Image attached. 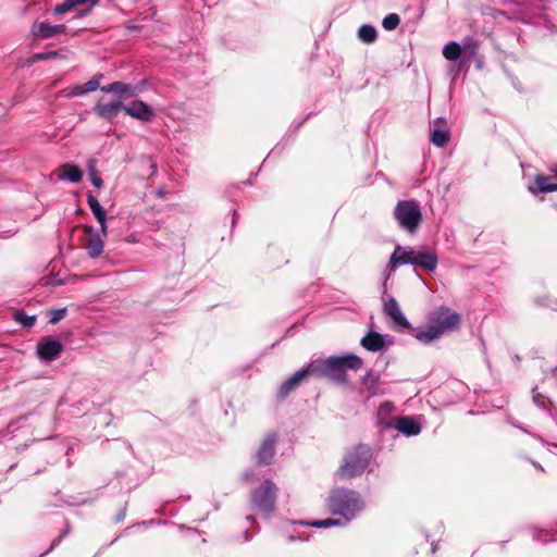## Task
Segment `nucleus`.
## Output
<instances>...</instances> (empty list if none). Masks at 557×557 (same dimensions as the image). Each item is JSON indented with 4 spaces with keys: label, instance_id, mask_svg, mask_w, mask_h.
<instances>
[{
    "label": "nucleus",
    "instance_id": "nucleus-39",
    "mask_svg": "<svg viewBox=\"0 0 557 557\" xmlns=\"http://www.w3.org/2000/svg\"><path fill=\"white\" fill-rule=\"evenodd\" d=\"M246 520L248 522H253L255 521V519H253V517L251 515L247 516Z\"/></svg>",
    "mask_w": 557,
    "mask_h": 557
},
{
    "label": "nucleus",
    "instance_id": "nucleus-19",
    "mask_svg": "<svg viewBox=\"0 0 557 557\" xmlns=\"http://www.w3.org/2000/svg\"><path fill=\"white\" fill-rule=\"evenodd\" d=\"M392 430H397L406 436L418 434V423L410 417H397L392 424Z\"/></svg>",
    "mask_w": 557,
    "mask_h": 557
},
{
    "label": "nucleus",
    "instance_id": "nucleus-35",
    "mask_svg": "<svg viewBox=\"0 0 557 557\" xmlns=\"http://www.w3.org/2000/svg\"><path fill=\"white\" fill-rule=\"evenodd\" d=\"M91 183L95 187L100 188L103 184L102 180L95 173L91 174Z\"/></svg>",
    "mask_w": 557,
    "mask_h": 557
},
{
    "label": "nucleus",
    "instance_id": "nucleus-10",
    "mask_svg": "<svg viewBox=\"0 0 557 557\" xmlns=\"http://www.w3.org/2000/svg\"><path fill=\"white\" fill-rule=\"evenodd\" d=\"M125 104L121 100L102 101L99 100L94 107V112L101 119L112 122L121 111L124 112Z\"/></svg>",
    "mask_w": 557,
    "mask_h": 557
},
{
    "label": "nucleus",
    "instance_id": "nucleus-2",
    "mask_svg": "<svg viewBox=\"0 0 557 557\" xmlns=\"http://www.w3.org/2000/svg\"><path fill=\"white\" fill-rule=\"evenodd\" d=\"M362 359L356 355L334 356L324 360H315L309 363L311 375L327 376L337 382L345 379V370H358L362 367Z\"/></svg>",
    "mask_w": 557,
    "mask_h": 557
},
{
    "label": "nucleus",
    "instance_id": "nucleus-30",
    "mask_svg": "<svg viewBox=\"0 0 557 557\" xmlns=\"http://www.w3.org/2000/svg\"><path fill=\"white\" fill-rule=\"evenodd\" d=\"M77 5L76 0H66L64 3L57 5L54 12L57 14H63Z\"/></svg>",
    "mask_w": 557,
    "mask_h": 557
},
{
    "label": "nucleus",
    "instance_id": "nucleus-27",
    "mask_svg": "<svg viewBox=\"0 0 557 557\" xmlns=\"http://www.w3.org/2000/svg\"><path fill=\"white\" fill-rule=\"evenodd\" d=\"M14 319L16 322L22 324L23 326L30 327L35 324L36 317L35 315H28L23 311H16L14 313Z\"/></svg>",
    "mask_w": 557,
    "mask_h": 557
},
{
    "label": "nucleus",
    "instance_id": "nucleus-18",
    "mask_svg": "<svg viewBox=\"0 0 557 557\" xmlns=\"http://www.w3.org/2000/svg\"><path fill=\"white\" fill-rule=\"evenodd\" d=\"M103 92H111L120 97V99H127L136 96V88L122 83L114 82L101 87Z\"/></svg>",
    "mask_w": 557,
    "mask_h": 557
},
{
    "label": "nucleus",
    "instance_id": "nucleus-34",
    "mask_svg": "<svg viewBox=\"0 0 557 557\" xmlns=\"http://www.w3.org/2000/svg\"><path fill=\"white\" fill-rule=\"evenodd\" d=\"M100 0H76V3L78 5H84V4H87L89 5L90 8L95 7L98 4Z\"/></svg>",
    "mask_w": 557,
    "mask_h": 557
},
{
    "label": "nucleus",
    "instance_id": "nucleus-21",
    "mask_svg": "<svg viewBox=\"0 0 557 557\" xmlns=\"http://www.w3.org/2000/svg\"><path fill=\"white\" fill-rule=\"evenodd\" d=\"M530 191L533 194L557 191V184L550 183L548 176L536 175L534 187H530Z\"/></svg>",
    "mask_w": 557,
    "mask_h": 557
},
{
    "label": "nucleus",
    "instance_id": "nucleus-6",
    "mask_svg": "<svg viewBox=\"0 0 557 557\" xmlns=\"http://www.w3.org/2000/svg\"><path fill=\"white\" fill-rule=\"evenodd\" d=\"M400 226L413 232L418 226V203L413 200L399 201L394 211Z\"/></svg>",
    "mask_w": 557,
    "mask_h": 557
},
{
    "label": "nucleus",
    "instance_id": "nucleus-20",
    "mask_svg": "<svg viewBox=\"0 0 557 557\" xmlns=\"http://www.w3.org/2000/svg\"><path fill=\"white\" fill-rule=\"evenodd\" d=\"M83 177V172L78 166L65 163L60 166L58 172V178L60 181H69L71 183H78Z\"/></svg>",
    "mask_w": 557,
    "mask_h": 557
},
{
    "label": "nucleus",
    "instance_id": "nucleus-11",
    "mask_svg": "<svg viewBox=\"0 0 557 557\" xmlns=\"http://www.w3.org/2000/svg\"><path fill=\"white\" fill-rule=\"evenodd\" d=\"M124 112L145 123L150 122L154 117L152 108L141 100H135L129 106H125Z\"/></svg>",
    "mask_w": 557,
    "mask_h": 557
},
{
    "label": "nucleus",
    "instance_id": "nucleus-14",
    "mask_svg": "<svg viewBox=\"0 0 557 557\" xmlns=\"http://www.w3.org/2000/svg\"><path fill=\"white\" fill-rule=\"evenodd\" d=\"M391 343L392 341L388 335H381L376 332H370L361 339L362 347L373 352L383 350Z\"/></svg>",
    "mask_w": 557,
    "mask_h": 557
},
{
    "label": "nucleus",
    "instance_id": "nucleus-4",
    "mask_svg": "<svg viewBox=\"0 0 557 557\" xmlns=\"http://www.w3.org/2000/svg\"><path fill=\"white\" fill-rule=\"evenodd\" d=\"M372 458V451L367 445H357L348 449L343 461L336 470V475L342 480H350L361 475L368 468Z\"/></svg>",
    "mask_w": 557,
    "mask_h": 557
},
{
    "label": "nucleus",
    "instance_id": "nucleus-3",
    "mask_svg": "<svg viewBox=\"0 0 557 557\" xmlns=\"http://www.w3.org/2000/svg\"><path fill=\"white\" fill-rule=\"evenodd\" d=\"M461 317L450 309L441 307L431 313L429 324L425 330L420 332V342L431 343L446 332L453 331L459 326Z\"/></svg>",
    "mask_w": 557,
    "mask_h": 557
},
{
    "label": "nucleus",
    "instance_id": "nucleus-23",
    "mask_svg": "<svg viewBox=\"0 0 557 557\" xmlns=\"http://www.w3.org/2000/svg\"><path fill=\"white\" fill-rule=\"evenodd\" d=\"M357 37L361 42L370 45L376 40L377 32L374 26L363 24L358 28Z\"/></svg>",
    "mask_w": 557,
    "mask_h": 557
},
{
    "label": "nucleus",
    "instance_id": "nucleus-22",
    "mask_svg": "<svg viewBox=\"0 0 557 557\" xmlns=\"http://www.w3.org/2000/svg\"><path fill=\"white\" fill-rule=\"evenodd\" d=\"M65 30L64 25H51L46 22H41L37 25L35 34L41 38H50Z\"/></svg>",
    "mask_w": 557,
    "mask_h": 557
},
{
    "label": "nucleus",
    "instance_id": "nucleus-15",
    "mask_svg": "<svg viewBox=\"0 0 557 557\" xmlns=\"http://www.w3.org/2000/svg\"><path fill=\"white\" fill-rule=\"evenodd\" d=\"M395 412V405L391 401H384L380 405L376 412L377 424L381 431L392 430V424L395 421L393 413Z\"/></svg>",
    "mask_w": 557,
    "mask_h": 557
},
{
    "label": "nucleus",
    "instance_id": "nucleus-31",
    "mask_svg": "<svg viewBox=\"0 0 557 557\" xmlns=\"http://www.w3.org/2000/svg\"><path fill=\"white\" fill-rule=\"evenodd\" d=\"M63 92L65 94L66 97L82 96V95L86 94L85 89L83 88V85L64 89Z\"/></svg>",
    "mask_w": 557,
    "mask_h": 557
},
{
    "label": "nucleus",
    "instance_id": "nucleus-38",
    "mask_svg": "<svg viewBox=\"0 0 557 557\" xmlns=\"http://www.w3.org/2000/svg\"><path fill=\"white\" fill-rule=\"evenodd\" d=\"M60 542V537L59 539H55L52 544H51V548H53L58 543Z\"/></svg>",
    "mask_w": 557,
    "mask_h": 557
},
{
    "label": "nucleus",
    "instance_id": "nucleus-33",
    "mask_svg": "<svg viewBox=\"0 0 557 557\" xmlns=\"http://www.w3.org/2000/svg\"><path fill=\"white\" fill-rule=\"evenodd\" d=\"M100 223L101 234L102 236H107L108 227H107V215L103 216L102 220H97Z\"/></svg>",
    "mask_w": 557,
    "mask_h": 557
},
{
    "label": "nucleus",
    "instance_id": "nucleus-9",
    "mask_svg": "<svg viewBox=\"0 0 557 557\" xmlns=\"http://www.w3.org/2000/svg\"><path fill=\"white\" fill-rule=\"evenodd\" d=\"M450 139V132L445 119H436L430 126V141L436 147H444Z\"/></svg>",
    "mask_w": 557,
    "mask_h": 557
},
{
    "label": "nucleus",
    "instance_id": "nucleus-17",
    "mask_svg": "<svg viewBox=\"0 0 557 557\" xmlns=\"http://www.w3.org/2000/svg\"><path fill=\"white\" fill-rule=\"evenodd\" d=\"M275 435L269 434L263 440L259 450L257 451V462L260 465H267L269 463L275 453Z\"/></svg>",
    "mask_w": 557,
    "mask_h": 557
},
{
    "label": "nucleus",
    "instance_id": "nucleus-1",
    "mask_svg": "<svg viewBox=\"0 0 557 557\" xmlns=\"http://www.w3.org/2000/svg\"><path fill=\"white\" fill-rule=\"evenodd\" d=\"M327 510L338 518H327L309 523L315 528L343 527L356 519L364 509V500L360 493L338 487L330 492L326 502Z\"/></svg>",
    "mask_w": 557,
    "mask_h": 557
},
{
    "label": "nucleus",
    "instance_id": "nucleus-36",
    "mask_svg": "<svg viewBox=\"0 0 557 557\" xmlns=\"http://www.w3.org/2000/svg\"><path fill=\"white\" fill-rule=\"evenodd\" d=\"M549 172L553 174L555 178H557V163L549 166Z\"/></svg>",
    "mask_w": 557,
    "mask_h": 557
},
{
    "label": "nucleus",
    "instance_id": "nucleus-5",
    "mask_svg": "<svg viewBox=\"0 0 557 557\" xmlns=\"http://www.w3.org/2000/svg\"><path fill=\"white\" fill-rule=\"evenodd\" d=\"M276 497L277 486L272 481L267 480L251 493V507L253 510L269 516L274 509Z\"/></svg>",
    "mask_w": 557,
    "mask_h": 557
},
{
    "label": "nucleus",
    "instance_id": "nucleus-12",
    "mask_svg": "<svg viewBox=\"0 0 557 557\" xmlns=\"http://www.w3.org/2000/svg\"><path fill=\"white\" fill-rule=\"evenodd\" d=\"M391 268H395L403 264H418V253L413 249H407L401 246H397L391 257Z\"/></svg>",
    "mask_w": 557,
    "mask_h": 557
},
{
    "label": "nucleus",
    "instance_id": "nucleus-28",
    "mask_svg": "<svg viewBox=\"0 0 557 557\" xmlns=\"http://www.w3.org/2000/svg\"><path fill=\"white\" fill-rule=\"evenodd\" d=\"M400 18L398 14L391 13L386 15L382 21V26L386 30H394L399 25Z\"/></svg>",
    "mask_w": 557,
    "mask_h": 557
},
{
    "label": "nucleus",
    "instance_id": "nucleus-16",
    "mask_svg": "<svg viewBox=\"0 0 557 557\" xmlns=\"http://www.w3.org/2000/svg\"><path fill=\"white\" fill-rule=\"evenodd\" d=\"M309 375H311V372L309 371V366L298 370L281 385L278 391L280 395L286 396L288 393L298 387L299 384L302 381H305Z\"/></svg>",
    "mask_w": 557,
    "mask_h": 557
},
{
    "label": "nucleus",
    "instance_id": "nucleus-37",
    "mask_svg": "<svg viewBox=\"0 0 557 557\" xmlns=\"http://www.w3.org/2000/svg\"><path fill=\"white\" fill-rule=\"evenodd\" d=\"M243 535H244V541H245V542H248V541H250V540L252 539V536H251V535H249V533H248L247 531H246V532H244V534H243Z\"/></svg>",
    "mask_w": 557,
    "mask_h": 557
},
{
    "label": "nucleus",
    "instance_id": "nucleus-29",
    "mask_svg": "<svg viewBox=\"0 0 557 557\" xmlns=\"http://www.w3.org/2000/svg\"><path fill=\"white\" fill-rule=\"evenodd\" d=\"M48 315H49L50 323L55 324L65 318L66 309L61 308V309L51 310V311H49Z\"/></svg>",
    "mask_w": 557,
    "mask_h": 557
},
{
    "label": "nucleus",
    "instance_id": "nucleus-26",
    "mask_svg": "<svg viewBox=\"0 0 557 557\" xmlns=\"http://www.w3.org/2000/svg\"><path fill=\"white\" fill-rule=\"evenodd\" d=\"M88 206L97 220H102L107 215L106 210L92 195H88Z\"/></svg>",
    "mask_w": 557,
    "mask_h": 557
},
{
    "label": "nucleus",
    "instance_id": "nucleus-24",
    "mask_svg": "<svg viewBox=\"0 0 557 557\" xmlns=\"http://www.w3.org/2000/svg\"><path fill=\"white\" fill-rule=\"evenodd\" d=\"M437 267V257L434 253L420 250V269L432 272Z\"/></svg>",
    "mask_w": 557,
    "mask_h": 557
},
{
    "label": "nucleus",
    "instance_id": "nucleus-8",
    "mask_svg": "<svg viewBox=\"0 0 557 557\" xmlns=\"http://www.w3.org/2000/svg\"><path fill=\"white\" fill-rule=\"evenodd\" d=\"M36 349L41 360L53 361L62 352L63 345L59 339L52 336H45L38 342Z\"/></svg>",
    "mask_w": 557,
    "mask_h": 557
},
{
    "label": "nucleus",
    "instance_id": "nucleus-32",
    "mask_svg": "<svg viewBox=\"0 0 557 557\" xmlns=\"http://www.w3.org/2000/svg\"><path fill=\"white\" fill-rule=\"evenodd\" d=\"M83 88L85 89L86 94L90 91H95L99 88V79L98 78H91L90 81L83 84Z\"/></svg>",
    "mask_w": 557,
    "mask_h": 557
},
{
    "label": "nucleus",
    "instance_id": "nucleus-25",
    "mask_svg": "<svg viewBox=\"0 0 557 557\" xmlns=\"http://www.w3.org/2000/svg\"><path fill=\"white\" fill-rule=\"evenodd\" d=\"M462 53L461 46L456 41H450L447 45H445L443 49V55L448 61H456L460 58Z\"/></svg>",
    "mask_w": 557,
    "mask_h": 557
},
{
    "label": "nucleus",
    "instance_id": "nucleus-7",
    "mask_svg": "<svg viewBox=\"0 0 557 557\" xmlns=\"http://www.w3.org/2000/svg\"><path fill=\"white\" fill-rule=\"evenodd\" d=\"M384 313L391 320L392 327L397 331H405L410 329V323L403 313L396 299L391 297L384 302Z\"/></svg>",
    "mask_w": 557,
    "mask_h": 557
},
{
    "label": "nucleus",
    "instance_id": "nucleus-13",
    "mask_svg": "<svg viewBox=\"0 0 557 557\" xmlns=\"http://www.w3.org/2000/svg\"><path fill=\"white\" fill-rule=\"evenodd\" d=\"M85 231L87 233V243L85 245V248L87 250V253L90 258H98L102 252L104 248V242L102 239V236L95 232V230L91 226H86Z\"/></svg>",
    "mask_w": 557,
    "mask_h": 557
}]
</instances>
